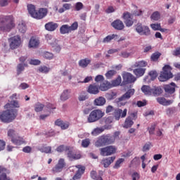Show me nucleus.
<instances>
[{
  "label": "nucleus",
  "instance_id": "1",
  "mask_svg": "<svg viewBox=\"0 0 180 180\" xmlns=\"http://www.w3.org/2000/svg\"><path fill=\"white\" fill-rule=\"evenodd\" d=\"M11 105L14 108H20L19 102H18V101H11V103L6 104L4 108L7 110L3 111L0 115V120H1L3 123H11V122H13L18 116V110L9 109Z\"/></svg>",
  "mask_w": 180,
  "mask_h": 180
},
{
  "label": "nucleus",
  "instance_id": "2",
  "mask_svg": "<svg viewBox=\"0 0 180 180\" xmlns=\"http://www.w3.org/2000/svg\"><path fill=\"white\" fill-rule=\"evenodd\" d=\"M120 133L116 131L114 134V136L110 134H103L98 138L96 141L94 143L95 147H105V146H110L116 141V136H119Z\"/></svg>",
  "mask_w": 180,
  "mask_h": 180
},
{
  "label": "nucleus",
  "instance_id": "3",
  "mask_svg": "<svg viewBox=\"0 0 180 180\" xmlns=\"http://www.w3.org/2000/svg\"><path fill=\"white\" fill-rule=\"evenodd\" d=\"M15 27L13 15H2L0 17V32H9Z\"/></svg>",
  "mask_w": 180,
  "mask_h": 180
},
{
  "label": "nucleus",
  "instance_id": "4",
  "mask_svg": "<svg viewBox=\"0 0 180 180\" xmlns=\"http://www.w3.org/2000/svg\"><path fill=\"white\" fill-rule=\"evenodd\" d=\"M113 112V116L115 120H120V117L124 118L127 116V110L125 108L123 110L120 108L115 109V108L112 105H108L106 107L105 113H112Z\"/></svg>",
  "mask_w": 180,
  "mask_h": 180
},
{
  "label": "nucleus",
  "instance_id": "5",
  "mask_svg": "<svg viewBox=\"0 0 180 180\" xmlns=\"http://www.w3.org/2000/svg\"><path fill=\"white\" fill-rule=\"evenodd\" d=\"M172 68L169 65H165L162 68V71L160 72V75L158 77L159 81L160 82H165V81H168V79H171L174 77L172 75Z\"/></svg>",
  "mask_w": 180,
  "mask_h": 180
},
{
  "label": "nucleus",
  "instance_id": "6",
  "mask_svg": "<svg viewBox=\"0 0 180 180\" xmlns=\"http://www.w3.org/2000/svg\"><path fill=\"white\" fill-rule=\"evenodd\" d=\"M103 116H105V112H102V110L99 109L94 110L89 115L87 122L88 123H95V122L101 120Z\"/></svg>",
  "mask_w": 180,
  "mask_h": 180
},
{
  "label": "nucleus",
  "instance_id": "7",
  "mask_svg": "<svg viewBox=\"0 0 180 180\" xmlns=\"http://www.w3.org/2000/svg\"><path fill=\"white\" fill-rule=\"evenodd\" d=\"M134 92L136 90L134 89H129L124 94H123L121 97L116 99V102L118 106H124L127 102L124 101H127L130 99L134 95Z\"/></svg>",
  "mask_w": 180,
  "mask_h": 180
},
{
  "label": "nucleus",
  "instance_id": "8",
  "mask_svg": "<svg viewBox=\"0 0 180 180\" xmlns=\"http://www.w3.org/2000/svg\"><path fill=\"white\" fill-rule=\"evenodd\" d=\"M135 30L139 34H141V36H150L151 34L150 27L146 25H143L141 22H138L135 25Z\"/></svg>",
  "mask_w": 180,
  "mask_h": 180
},
{
  "label": "nucleus",
  "instance_id": "9",
  "mask_svg": "<svg viewBox=\"0 0 180 180\" xmlns=\"http://www.w3.org/2000/svg\"><path fill=\"white\" fill-rule=\"evenodd\" d=\"M78 29V22H73L71 26L68 25H63L60 27V34H68L71 33V32H74V30H77Z\"/></svg>",
  "mask_w": 180,
  "mask_h": 180
},
{
  "label": "nucleus",
  "instance_id": "10",
  "mask_svg": "<svg viewBox=\"0 0 180 180\" xmlns=\"http://www.w3.org/2000/svg\"><path fill=\"white\" fill-rule=\"evenodd\" d=\"M117 150V149L115 146H108L99 149L100 154L103 157H109V155H112V154L116 153Z\"/></svg>",
  "mask_w": 180,
  "mask_h": 180
},
{
  "label": "nucleus",
  "instance_id": "11",
  "mask_svg": "<svg viewBox=\"0 0 180 180\" xmlns=\"http://www.w3.org/2000/svg\"><path fill=\"white\" fill-rule=\"evenodd\" d=\"M8 43L10 46V49L11 50H15L20 46V44L22 43L20 36L15 35L8 39Z\"/></svg>",
  "mask_w": 180,
  "mask_h": 180
},
{
  "label": "nucleus",
  "instance_id": "12",
  "mask_svg": "<svg viewBox=\"0 0 180 180\" xmlns=\"http://www.w3.org/2000/svg\"><path fill=\"white\" fill-rule=\"evenodd\" d=\"M66 165L65 160L60 158L58 161V163L52 168L51 171L53 174H58L63 172V169L65 168Z\"/></svg>",
  "mask_w": 180,
  "mask_h": 180
},
{
  "label": "nucleus",
  "instance_id": "13",
  "mask_svg": "<svg viewBox=\"0 0 180 180\" xmlns=\"http://www.w3.org/2000/svg\"><path fill=\"white\" fill-rule=\"evenodd\" d=\"M122 19L124 20V23L127 27H131V26L134 25L133 14L129 13L128 11H126L122 14Z\"/></svg>",
  "mask_w": 180,
  "mask_h": 180
},
{
  "label": "nucleus",
  "instance_id": "14",
  "mask_svg": "<svg viewBox=\"0 0 180 180\" xmlns=\"http://www.w3.org/2000/svg\"><path fill=\"white\" fill-rule=\"evenodd\" d=\"M137 119V112H131L129 115L125 119L124 123V129H129L134 124V122L133 120H136Z\"/></svg>",
  "mask_w": 180,
  "mask_h": 180
},
{
  "label": "nucleus",
  "instance_id": "15",
  "mask_svg": "<svg viewBox=\"0 0 180 180\" xmlns=\"http://www.w3.org/2000/svg\"><path fill=\"white\" fill-rule=\"evenodd\" d=\"M122 85H127L136 82V77L129 72H125L122 75Z\"/></svg>",
  "mask_w": 180,
  "mask_h": 180
},
{
  "label": "nucleus",
  "instance_id": "16",
  "mask_svg": "<svg viewBox=\"0 0 180 180\" xmlns=\"http://www.w3.org/2000/svg\"><path fill=\"white\" fill-rule=\"evenodd\" d=\"M48 13L49 9L46 8H40L34 13V19H37L38 20H40L41 19L46 18Z\"/></svg>",
  "mask_w": 180,
  "mask_h": 180
},
{
  "label": "nucleus",
  "instance_id": "17",
  "mask_svg": "<svg viewBox=\"0 0 180 180\" xmlns=\"http://www.w3.org/2000/svg\"><path fill=\"white\" fill-rule=\"evenodd\" d=\"M40 44V40L37 37H32L30 39L28 46L30 49H37Z\"/></svg>",
  "mask_w": 180,
  "mask_h": 180
},
{
  "label": "nucleus",
  "instance_id": "18",
  "mask_svg": "<svg viewBox=\"0 0 180 180\" xmlns=\"http://www.w3.org/2000/svg\"><path fill=\"white\" fill-rule=\"evenodd\" d=\"M111 26H112L115 30H123V29H124V24L123 23V21L120 20H114L111 23Z\"/></svg>",
  "mask_w": 180,
  "mask_h": 180
},
{
  "label": "nucleus",
  "instance_id": "19",
  "mask_svg": "<svg viewBox=\"0 0 180 180\" xmlns=\"http://www.w3.org/2000/svg\"><path fill=\"white\" fill-rule=\"evenodd\" d=\"M56 126L60 127L61 130H67L70 127V122H64L60 119H58L55 121Z\"/></svg>",
  "mask_w": 180,
  "mask_h": 180
},
{
  "label": "nucleus",
  "instance_id": "20",
  "mask_svg": "<svg viewBox=\"0 0 180 180\" xmlns=\"http://www.w3.org/2000/svg\"><path fill=\"white\" fill-rule=\"evenodd\" d=\"M156 101L158 103L162 105V106H169V105H172V103H174L173 100H167L164 97H158Z\"/></svg>",
  "mask_w": 180,
  "mask_h": 180
},
{
  "label": "nucleus",
  "instance_id": "21",
  "mask_svg": "<svg viewBox=\"0 0 180 180\" xmlns=\"http://www.w3.org/2000/svg\"><path fill=\"white\" fill-rule=\"evenodd\" d=\"M6 174H9V170L4 166H0V180H11V178L8 177Z\"/></svg>",
  "mask_w": 180,
  "mask_h": 180
},
{
  "label": "nucleus",
  "instance_id": "22",
  "mask_svg": "<svg viewBox=\"0 0 180 180\" xmlns=\"http://www.w3.org/2000/svg\"><path fill=\"white\" fill-rule=\"evenodd\" d=\"M87 92L91 95H98L99 94V86L96 84H90L88 87Z\"/></svg>",
  "mask_w": 180,
  "mask_h": 180
},
{
  "label": "nucleus",
  "instance_id": "23",
  "mask_svg": "<svg viewBox=\"0 0 180 180\" xmlns=\"http://www.w3.org/2000/svg\"><path fill=\"white\" fill-rule=\"evenodd\" d=\"M58 27V24L54 22H49L45 24V29L48 32H54Z\"/></svg>",
  "mask_w": 180,
  "mask_h": 180
},
{
  "label": "nucleus",
  "instance_id": "24",
  "mask_svg": "<svg viewBox=\"0 0 180 180\" xmlns=\"http://www.w3.org/2000/svg\"><path fill=\"white\" fill-rule=\"evenodd\" d=\"M11 142L13 144H15V146H22V144H25L26 143L22 137L16 136L14 138H12Z\"/></svg>",
  "mask_w": 180,
  "mask_h": 180
},
{
  "label": "nucleus",
  "instance_id": "25",
  "mask_svg": "<svg viewBox=\"0 0 180 180\" xmlns=\"http://www.w3.org/2000/svg\"><path fill=\"white\" fill-rule=\"evenodd\" d=\"M175 83L172 82L169 84H167L164 86V89L167 94H174L175 92Z\"/></svg>",
  "mask_w": 180,
  "mask_h": 180
},
{
  "label": "nucleus",
  "instance_id": "26",
  "mask_svg": "<svg viewBox=\"0 0 180 180\" xmlns=\"http://www.w3.org/2000/svg\"><path fill=\"white\" fill-rule=\"evenodd\" d=\"M98 88L103 91H108V89H110V88H112V84L108 81H104L100 84Z\"/></svg>",
  "mask_w": 180,
  "mask_h": 180
},
{
  "label": "nucleus",
  "instance_id": "27",
  "mask_svg": "<svg viewBox=\"0 0 180 180\" xmlns=\"http://www.w3.org/2000/svg\"><path fill=\"white\" fill-rule=\"evenodd\" d=\"M116 160V157H110L102 160L104 168H108L113 161Z\"/></svg>",
  "mask_w": 180,
  "mask_h": 180
},
{
  "label": "nucleus",
  "instance_id": "28",
  "mask_svg": "<svg viewBox=\"0 0 180 180\" xmlns=\"http://www.w3.org/2000/svg\"><path fill=\"white\" fill-rule=\"evenodd\" d=\"M105 103H106V99L102 96H100L94 100V105H96V106H103Z\"/></svg>",
  "mask_w": 180,
  "mask_h": 180
},
{
  "label": "nucleus",
  "instance_id": "29",
  "mask_svg": "<svg viewBox=\"0 0 180 180\" xmlns=\"http://www.w3.org/2000/svg\"><path fill=\"white\" fill-rule=\"evenodd\" d=\"M89 64H91V60L89 58L81 59L79 61V65L82 68H86V66L89 65Z\"/></svg>",
  "mask_w": 180,
  "mask_h": 180
},
{
  "label": "nucleus",
  "instance_id": "30",
  "mask_svg": "<svg viewBox=\"0 0 180 180\" xmlns=\"http://www.w3.org/2000/svg\"><path fill=\"white\" fill-rule=\"evenodd\" d=\"M28 13L32 16V18H34V14L37 11H36V6L33 4H28L27 6Z\"/></svg>",
  "mask_w": 180,
  "mask_h": 180
},
{
  "label": "nucleus",
  "instance_id": "31",
  "mask_svg": "<svg viewBox=\"0 0 180 180\" xmlns=\"http://www.w3.org/2000/svg\"><path fill=\"white\" fill-rule=\"evenodd\" d=\"M162 94V89L160 86H154L152 89V95L153 96H160Z\"/></svg>",
  "mask_w": 180,
  "mask_h": 180
},
{
  "label": "nucleus",
  "instance_id": "32",
  "mask_svg": "<svg viewBox=\"0 0 180 180\" xmlns=\"http://www.w3.org/2000/svg\"><path fill=\"white\" fill-rule=\"evenodd\" d=\"M134 74L139 78L143 77L146 74V69L144 68H136L133 71Z\"/></svg>",
  "mask_w": 180,
  "mask_h": 180
},
{
  "label": "nucleus",
  "instance_id": "33",
  "mask_svg": "<svg viewBox=\"0 0 180 180\" xmlns=\"http://www.w3.org/2000/svg\"><path fill=\"white\" fill-rule=\"evenodd\" d=\"M71 94V90L66 89L60 95L61 101H67L70 98V94Z\"/></svg>",
  "mask_w": 180,
  "mask_h": 180
},
{
  "label": "nucleus",
  "instance_id": "34",
  "mask_svg": "<svg viewBox=\"0 0 180 180\" xmlns=\"http://www.w3.org/2000/svg\"><path fill=\"white\" fill-rule=\"evenodd\" d=\"M141 91H142V92H143V94L145 95L151 96L152 95L153 89H151V87H150V86L143 85L141 87Z\"/></svg>",
  "mask_w": 180,
  "mask_h": 180
},
{
  "label": "nucleus",
  "instance_id": "35",
  "mask_svg": "<svg viewBox=\"0 0 180 180\" xmlns=\"http://www.w3.org/2000/svg\"><path fill=\"white\" fill-rule=\"evenodd\" d=\"M18 29L20 33H22V34L26 33V30H27V27H26V23L23 22H19Z\"/></svg>",
  "mask_w": 180,
  "mask_h": 180
},
{
  "label": "nucleus",
  "instance_id": "36",
  "mask_svg": "<svg viewBox=\"0 0 180 180\" xmlns=\"http://www.w3.org/2000/svg\"><path fill=\"white\" fill-rule=\"evenodd\" d=\"M39 150L41 151V153H45V154H51V146H46L44 145L39 148Z\"/></svg>",
  "mask_w": 180,
  "mask_h": 180
},
{
  "label": "nucleus",
  "instance_id": "37",
  "mask_svg": "<svg viewBox=\"0 0 180 180\" xmlns=\"http://www.w3.org/2000/svg\"><path fill=\"white\" fill-rule=\"evenodd\" d=\"M34 111L39 113V112H41L43 109H44V104L37 102L34 105Z\"/></svg>",
  "mask_w": 180,
  "mask_h": 180
},
{
  "label": "nucleus",
  "instance_id": "38",
  "mask_svg": "<svg viewBox=\"0 0 180 180\" xmlns=\"http://www.w3.org/2000/svg\"><path fill=\"white\" fill-rule=\"evenodd\" d=\"M25 67H27V64L26 63H19L17 65V75H20L22 71H25Z\"/></svg>",
  "mask_w": 180,
  "mask_h": 180
},
{
  "label": "nucleus",
  "instance_id": "39",
  "mask_svg": "<svg viewBox=\"0 0 180 180\" xmlns=\"http://www.w3.org/2000/svg\"><path fill=\"white\" fill-rule=\"evenodd\" d=\"M147 65H148V63L146 61L141 60V61L136 62L134 65V67L135 68H143L144 67H147Z\"/></svg>",
  "mask_w": 180,
  "mask_h": 180
},
{
  "label": "nucleus",
  "instance_id": "40",
  "mask_svg": "<svg viewBox=\"0 0 180 180\" xmlns=\"http://www.w3.org/2000/svg\"><path fill=\"white\" fill-rule=\"evenodd\" d=\"M113 39H117V34H112L108 35L103 39V43H109L111 40H113Z\"/></svg>",
  "mask_w": 180,
  "mask_h": 180
},
{
  "label": "nucleus",
  "instance_id": "41",
  "mask_svg": "<svg viewBox=\"0 0 180 180\" xmlns=\"http://www.w3.org/2000/svg\"><path fill=\"white\" fill-rule=\"evenodd\" d=\"M122 84V77L118 76L115 79L112 81L111 87L119 86Z\"/></svg>",
  "mask_w": 180,
  "mask_h": 180
},
{
  "label": "nucleus",
  "instance_id": "42",
  "mask_svg": "<svg viewBox=\"0 0 180 180\" xmlns=\"http://www.w3.org/2000/svg\"><path fill=\"white\" fill-rule=\"evenodd\" d=\"M91 178L94 180H103L102 179V176L98 175V173H96V171H91L90 173Z\"/></svg>",
  "mask_w": 180,
  "mask_h": 180
},
{
  "label": "nucleus",
  "instance_id": "43",
  "mask_svg": "<svg viewBox=\"0 0 180 180\" xmlns=\"http://www.w3.org/2000/svg\"><path fill=\"white\" fill-rule=\"evenodd\" d=\"M160 57H161V53H160L158 51L155 52L151 55L150 60L155 63V62L158 61V58H160Z\"/></svg>",
  "mask_w": 180,
  "mask_h": 180
},
{
  "label": "nucleus",
  "instance_id": "44",
  "mask_svg": "<svg viewBox=\"0 0 180 180\" xmlns=\"http://www.w3.org/2000/svg\"><path fill=\"white\" fill-rule=\"evenodd\" d=\"M38 71L41 74H49V72H50V68H48L47 66H45V65L40 66L38 68Z\"/></svg>",
  "mask_w": 180,
  "mask_h": 180
},
{
  "label": "nucleus",
  "instance_id": "45",
  "mask_svg": "<svg viewBox=\"0 0 180 180\" xmlns=\"http://www.w3.org/2000/svg\"><path fill=\"white\" fill-rule=\"evenodd\" d=\"M103 131H105V128L97 127L93 130L92 134L93 136H98V134H101V133H103Z\"/></svg>",
  "mask_w": 180,
  "mask_h": 180
},
{
  "label": "nucleus",
  "instance_id": "46",
  "mask_svg": "<svg viewBox=\"0 0 180 180\" xmlns=\"http://www.w3.org/2000/svg\"><path fill=\"white\" fill-rule=\"evenodd\" d=\"M53 57L54 55L49 51L44 52L43 53V58H46V60H53Z\"/></svg>",
  "mask_w": 180,
  "mask_h": 180
},
{
  "label": "nucleus",
  "instance_id": "47",
  "mask_svg": "<svg viewBox=\"0 0 180 180\" xmlns=\"http://www.w3.org/2000/svg\"><path fill=\"white\" fill-rule=\"evenodd\" d=\"M123 162H124V158H120V159H118V160L116 161V162H115V164L113 168H115V169H119V168H120V165H121V164H123Z\"/></svg>",
  "mask_w": 180,
  "mask_h": 180
},
{
  "label": "nucleus",
  "instance_id": "48",
  "mask_svg": "<svg viewBox=\"0 0 180 180\" xmlns=\"http://www.w3.org/2000/svg\"><path fill=\"white\" fill-rule=\"evenodd\" d=\"M78 99L80 102H82L84 101H86L88 99V95H86V93L84 91H82L80 95L78 97Z\"/></svg>",
  "mask_w": 180,
  "mask_h": 180
},
{
  "label": "nucleus",
  "instance_id": "49",
  "mask_svg": "<svg viewBox=\"0 0 180 180\" xmlns=\"http://www.w3.org/2000/svg\"><path fill=\"white\" fill-rule=\"evenodd\" d=\"M89 144H91V140H89V139H85L82 141V147L84 148H87V147H89Z\"/></svg>",
  "mask_w": 180,
  "mask_h": 180
},
{
  "label": "nucleus",
  "instance_id": "50",
  "mask_svg": "<svg viewBox=\"0 0 180 180\" xmlns=\"http://www.w3.org/2000/svg\"><path fill=\"white\" fill-rule=\"evenodd\" d=\"M66 153H68V157L72 160V157L74 156V152L70 146H66Z\"/></svg>",
  "mask_w": 180,
  "mask_h": 180
},
{
  "label": "nucleus",
  "instance_id": "51",
  "mask_svg": "<svg viewBox=\"0 0 180 180\" xmlns=\"http://www.w3.org/2000/svg\"><path fill=\"white\" fill-rule=\"evenodd\" d=\"M148 75L150 76V79L154 81V79L158 77V73L156 72V70H151L148 72Z\"/></svg>",
  "mask_w": 180,
  "mask_h": 180
},
{
  "label": "nucleus",
  "instance_id": "52",
  "mask_svg": "<svg viewBox=\"0 0 180 180\" xmlns=\"http://www.w3.org/2000/svg\"><path fill=\"white\" fill-rule=\"evenodd\" d=\"M116 71L115 70H108L105 73V77L107 79H111V78L113 77V75H115Z\"/></svg>",
  "mask_w": 180,
  "mask_h": 180
},
{
  "label": "nucleus",
  "instance_id": "53",
  "mask_svg": "<svg viewBox=\"0 0 180 180\" xmlns=\"http://www.w3.org/2000/svg\"><path fill=\"white\" fill-rule=\"evenodd\" d=\"M160 18V13L158 11H155L150 16L152 20H158Z\"/></svg>",
  "mask_w": 180,
  "mask_h": 180
},
{
  "label": "nucleus",
  "instance_id": "54",
  "mask_svg": "<svg viewBox=\"0 0 180 180\" xmlns=\"http://www.w3.org/2000/svg\"><path fill=\"white\" fill-rule=\"evenodd\" d=\"M15 130L14 129H9L8 131V137H9V139H11V141H12V139H14V137H15L16 136L15 135Z\"/></svg>",
  "mask_w": 180,
  "mask_h": 180
},
{
  "label": "nucleus",
  "instance_id": "55",
  "mask_svg": "<svg viewBox=\"0 0 180 180\" xmlns=\"http://www.w3.org/2000/svg\"><path fill=\"white\" fill-rule=\"evenodd\" d=\"M75 11H79L81 9H84V4L81 2H77L75 6Z\"/></svg>",
  "mask_w": 180,
  "mask_h": 180
},
{
  "label": "nucleus",
  "instance_id": "56",
  "mask_svg": "<svg viewBox=\"0 0 180 180\" xmlns=\"http://www.w3.org/2000/svg\"><path fill=\"white\" fill-rule=\"evenodd\" d=\"M11 2V0H0V6L2 8L8 6Z\"/></svg>",
  "mask_w": 180,
  "mask_h": 180
},
{
  "label": "nucleus",
  "instance_id": "57",
  "mask_svg": "<svg viewBox=\"0 0 180 180\" xmlns=\"http://www.w3.org/2000/svg\"><path fill=\"white\" fill-rule=\"evenodd\" d=\"M66 148H67V146H65L64 145H60L56 148V151H58V153H63V151H65L66 153L67 152Z\"/></svg>",
  "mask_w": 180,
  "mask_h": 180
},
{
  "label": "nucleus",
  "instance_id": "58",
  "mask_svg": "<svg viewBox=\"0 0 180 180\" xmlns=\"http://www.w3.org/2000/svg\"><path fill=\"white\" fill-rule=\"evenodd\" d=\"M46 108L48 109V112L49 114L51 113V110H53V109H56V106H54V105L48 103L46 105Z\"/></svg>",
  "mask_w": 180,
  "mask_h": 180
},
{
  "label": "nucleus",
  "instance_id": "59",
  "mask_svg": "<svg viewBox=\"0 0 180 180\" xmlns=\"http://www.w3.org/2000/svg\"><path fill=\"white\" fill-rule=\"evenodd\" d=\"M40 60L38 59H31L30 60V65H40Z\"/></svg>",
  "mask_w": 180,
  "mask_h": 180
},
{
  "label": "nucleus",
  "instance_id": "60",
  "mask_svg": "<svg viewBox=\"0 0 180 180\" xmlns=\"http://www.w3.org/2000/svg\"><path fill=\"white\" fill-rule=\"evenodd\" d=\"M150 27L151 29H153V30H160V28L161 27V24H151Z\"/></svg>",
  "mask_w": 180,
  "mask_h": 180
},
{
  "label": "nucleus",
  "instance_id": "61",
  "mask_svg": "<svg viewBox=\"0 0 180 180\" xmlns=\"http://www.w3.org/2000/svg\"><path fill=\"white\" fill-rule=\"evenodd\" d=\"M132 180H139L140 179V174L135 172L131 174Z\"/></svg>",
  "mask_w": 180,
  "mask_h": 180
},
{
  "label": "nucleus",
  "instance_id": "62",
  "mask_svg": "<svg viewBox=\"0 0 180 180\" xmlns=\"http://www.w3.org/2000/svg\"><path fill=\"white\" fill-rule=\"evenodd\" d=\"M148 131L149 134L153 135L154 134V132L155 131V125H151L150 127L148 128Z\"/></svg>",
  "mask_w": 180,
  "mask_h": 180
},
{
  "label": "nucleus",
  "instance_id": "63",
  "mask_svg": "<svg viewBox=\"0 0 180 180\" xmlns=\"http://www.w3.org/2000/svg\"><path fill=\"white\" fill-rule=\"evenodd\" d=\"M23 153H26L27 154H30L32 153V147L30 146H25L22 148Z\"/></svg>",
  "mask_w": 180,
  "mask_h": 180
},
{
  "label": "nucleus",
  "instance_id": "64",
  "mask_svg": "<svg viewBox=\"0 0 180 180\" xmlns=\"http://www.w3.org/2000/svg\"><path fill=\"white\" fill-rule=\"evenodd\" d=\"M172 54H173V56H175V57H179V56H180V47L176 48L174 51H173Z\"/></svg>",
  "mask_w": 180,
  "mask_h": 180
}]
</instances>
